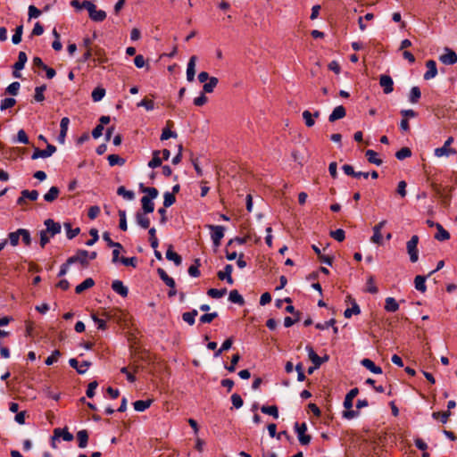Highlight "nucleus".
<instances>
[{
    "instance_id": "58",
    "label": "nucleus",
    "mask_w": 457,
    "mask_h": 457,
    "mask_svg": "<svg viewBox=\"0 0 457 457\" xmlns=\"http://www.w3.org/2000/svg\"><path fill=\"white\" fill-rule=\"evenodd\" d=\"M21 237V235L19 234V229H17L14 232H11L8 235V238H9L10 244L12 246H16L19 244V240H20Z\"/></svg>"
},
{
    "instance_id": "19",
    "label": "nucleus",
    "mask_w": 457,
    "mask_h": 457,
    "mask_svg": "<svg viewBox=\"0 0 457 457\" xmlns=\"http://www.w3.org/2000/svg\"><path fill=\"white\" fill-rule=\"evenodd\" d=\"M359 393L358 388H353L351 389L345 395L344 400V407L345 409H352L353 408V401L357 396Z\"/></svg>"
},
{
    "instance_id": "63",
    "label": "nucleus",
    "mask_w": 457,
    "mask_h": 457,
    "mask_svg": "<svg viewBox=\"0 0 457 457\" xmlns=\"http://www.w3.org/2000/svg\"><path fill=\"white\" fill-rule=\"evenodd\" d=\"M359 415L358 411H353L352 409H345V411H343L342 417L345 420H352L356 418Z\"/></svg>"
},
{
    "instance_id": "60",
    "label": "nucleus",
    "mask_w": 457,
    "mask_h": 457,
    "mask_svg": "<svg viewBox=\"0 0 457 457\" xmlns=\"http://www.w3.org/2000/svg\"><path fill=\"white\" fill-rule=\"evenodd\" d=\"M451 416V412L449 411L444 412H433L432 417L434 419H440L443 423H446L448 421L449 417Z\"/></svg>"
},
{
    "instance_id": "32",
    "label": "nucleus",
    "mask_w": 457,
    "mask_h": 457,
    "mask_svg": "<svg viewBox=\"0 0 457 457\" xmlns=\"http://www.w3.org/2000/svg\"><path fill=\"white\" fill-rule=\"evenodd\" d=\"M218 82L219 80L216 77H211L208 82H205L203 87L204 93H212Z\"/></svg>"
},
{
    "instance_id": "37",
    "label": "nucleus",
    "mask_w": 457,
    "mask_h": 457,
    "mask_svg": "<svg viewBox=\"0 0 457 457\" xmlns=\"http://www.w3.org/2000/svg\"><path fill=\"white\" fill-rule=\"evenodd\" d=\"M261 411L262 413L270 415L274 419L278 418V410L276 405H270V406L263 405V406H262Z\"/></svg>"
},
{
    "instance_id": "24",
    "label": "nucleus",
    "mask_w": 457,
    "mask_h": 457,
    "mask_svg": "<svg viewBox=\"0 0 457 457\" xmlns=\"http://www.w3.org/2000/svg\"><path fill=\"white\" fill-rule=\"evenodd\" d=\"M89 17L94 21H103L106 18V12L103 10H97L96 6L90 10L88 12Z\"/></svg>"
},
{
    "instance_id": "38",
    "label": "nucleus",
    "mask_w": 457,
    "mask_h": 457,
    "mask_svg": "<svg viewBox=\"0 0 457 457\" xmlns=\"http://www.w3.org/2000/svg\"><path fill=\"white\" fill-rule=\"evenodd\" d=\"M77 438L79 441V448H85L87 445L88 441V435L87 430H79L77 433Z\"/></svg>"
},
{
    "instance_id": "41",
    "label": "nucleus",
    "mask_w": 457,
    "mask_h": 457,
    "mask_svg": "<svg viewBox=\"0 0 457 457\" xmlns=\"http://www.w3.org/2000/svg\"><path fill=\"white\" fill-rule=\"evenodd\" d=\"M117 194L122 196L124 199L131 201L135 197V194L133 191L127 190L124 187H120L117 189Z\"/></svg>"
},
{
    "instance_id": "22",
    "label": "nucleus",
    "mask_w": 457,
    "mask_h": 457,
    "mask_svg": "<svg viewBox=\"0 0 457 457\" xmlns=\"http://www.w3.org/2000/svg\"><path fill=\"white\" fill-rule=\"evenodd\" d=\"M361 363L363 367H365L367 370H369L370 371H371L374 374H381L382 373V369L380 367L375 365V363L370 359H367V358L363 359L361 361Z\"/></svg>"
},
{
    "instance_id": "64",
    "label": "nucleus",
    "mask_w": 457,
    "mask_h": 457,
    "mask_svg": "<svg viewBox=\"0 0 457 457\" xmlns=\"http://www.w3.org/2000/svg\"><path fill=\"white\" fill-rule=\"evenodd\" d=\"M217 316V312L205 313L200 317V321L202 323H211Z\"/></svg>"
},
{
    "instance_id": "1",
    "label": "nucleus",
    "mask_w": 457,
    "mask_h": 457,
    "mask_svg": "<svg viewBox=\"0 0 457 457\" xmlns=\"http://www.w3.org/2000/svg\"><path fill=\"white\" fill-rule=\"evenodd\" d=\"M142 191L146 194L141 198L143 212L151 213L154 210L153 200L158 196V190L155 187H145Z\"/></svg>"
},
{
    "instance_id": "15",
    "label": "nucleus",
    "mask_w": 457,
    "mask_h": 457,
    "mask_svg": "<svg viewBox=\"0 0 457 457\" xmlns=\"http://www.w3.org/2000/svg\"><path fill=\"white\" fill-rule=\"evenodd\" d=\"M195 63H196V56L193 55L190 57L188 63H187V79L188 82H192L195 79Z\"/></svg>"
},
{
    "instance_id": "5",
    "label": "nucleus",
    "mask_w": 457,
    "mask_h": 457,
    "mask_svg": "<svg viewBox=\"0 0 457 457\" xmlns=\"http://www.w3.org/2000/svg\"><path fill=\"white\" fill-rule=\"evenodd\" d=\"M44 225L46 226L45 230L46 231V233H49L50 237H54L61 233V223L54 221L53 219H46L44 221Z\"/></svg>"
},
{
    "instance_id": "23",
    "label": "nucleus",
    "mask_w": 457,
    "mask_h": 457,
    "mask_svg": "<svg viewBox=\"0 0 457 457\" xmlns=\"http://www.w3.org/2000/svg\"><path fill=\"white\" fill-rule=\"evenodd\" d=\"M147 213L145 212H137L136 214V221L138 226L142 228H148L150 226V220L146 216Z\"/></svg>"
},
{
    "instance_id": "16",
    "label": "nucleus",
    "mask_w": 457,
    "mask_h": 457,
    "mask_svg": "<svg viewBox=\"0 0 457 457\" xmlns=\"http://www.w3.org/2000/svg\"><path fill=\"white\" fill-rule=\"evenodd\" d=\"M69 124H70L69 118L63 117L61 120V123H60L61 129H60V134L58 136V141L61 144H64V142H65V138H66V136H67Z\"/></svg>"
},
{
    "instance_id": "31",
    "label": "nucleus",
    "mask_w": 457,
    "mask_h": 457,
    "mask_svg": "<svg viewBox=\"0 0 457 457\" xmlns=\"http://www.w3.org/2000/svg\"><path fill=\"white\" fill-rule=\"evenodd\" d=\"M95 285V281L91 278H86L82 283L78 285L75 288L77 294H81L84 290L92 287Z\"/></svg>"
},
{
    "instance_id": "48",
    "label": "nucleus",
    "mask_w": 457,
    "mask_h": 457,
    "mask_svg": "<svg viewBox=\"0 0 457 457\" xmlns=\"http://www.w3.org/2000/svg\"><path fill=\"white\" fill-rule=\"evenodd\" d=\"M107 159L111 166L123 165L125 163V160L120 158L118 154H110Z\"/></svg>"
},
{
    "instance_id": "56",
    "label": "nucleus",
    "mask_w": 457,
    "mask_h": 457,
    "mask_svg": "<svg viewBox=\"0 0 457 457\" xmlns=\"http://www.w3.org/2000/svg\"><path fill=\"white\" fill-rule=\"evenodd\" d=\"M16 104V100L14 98H4L1 101L0 109L6 110L8 108H12Z\"/></svg>"
},
{
    "instance_id": "62",
    "label": "nucleus",
    "mask_w": 457,
    "mask_h": 457,
    "mask_svg": "<svg viewBox=\"0 0 457 457\" xmlns=\"http://www.w3.org/2000/svg\"><path fill=\"white\" fill-rule=\"evenodd\" d=\"M231 402L236 409L241 408L244 403L242 397L237 394H233L231 395Z\"/></svg>"
},
{
    "instance_id": "61",
    "label": "nucleus",
    "mask_w": 457,
    "mask_h": 457,
    "mask_svg": "<svg viewBox=\"0 0 457 457\" xmlns=\"http://www.w3.org/2000/svg\"><path fill=\"white\" fill-rule=\"evenodd\" d=\"M119 216H120V228L123 231H126L128 228L127 220H126V212L123 210H120Z\"/></svg>"
},
{
    "instance_id": "34",
    "label": "nucleus",
    "mask_w": 457,
    "mask_h": 457,
    "mask_svg": "<svg viewBox=\"0 0 457 457\" xmlns=\"http://www.w3.org/2000/svg\"><path fill=\"white\" fill-rule=\"evenodd\" d=\"M414 285L418 291L424 293L427 290L426 278L420 275L416 276L414 278Z\"/></svg>"
},
{
    "instance_id": "8",
    "label": "nucleus",
    "mask_w": 457,
    "mask_h": 457,
    "mask_svg": "<svg viewBox=\"0 0 457 457\" xmlns=\"http://www.w3.org/2000/svg\"><path fill=\"white\" fill-rule=\"evenodd\" d=\"M56 151V147L53 145H47L46 149L40 150L38 148H36L34 153L32 154L31 158L33 160L38 159V158H47L54 154Z\"/></svg>"
},
{
    "instance_id": "27",
    "label": "nucleus",
    "mask_w": 457,
    "mask_h": 457,
    "mask_svg": "<svg viewBox=\"0 0 457 457\" xmlns=\"http://www.w3.org/2000/svg\"><path fill=\"white\" fill-rule=\"evenodd\" d=\"M166 258L169 261H171L175 263V265L179 266L182 262V259L180 255H179L176 252L173 251L172 246L170 245L168 250L166 251Z\"/></svg>"
},
{
    "instance_id": "9",
    "label": "nucleus",
    "mask_w": 457,
    "mask_h": 457,
    "mask_svg": "<svg viewBox=\"0 0 457 457\" xmlns=\"http://www.w3.org/2000/svg\"><path fill=\"white\" fill-rule=\"evenodd\" d=\"M38 192L37 190H22L21 193V196L17 199L18 205H24L26 204V199H29L30 201H36L38 198Z\"/></svg>"
},
{
    "instance_id": "33",
    "label": "nucleus",
    "mask_w": 457,
    "mask_h": 457,
    "mask_svg": "<svg viewBox=\"0 0 457 457\" xmlns=\"http://www.w3.org/2000/svg\"><path fill=\"white\" fill-rule=\"evenodd\" d=\"M63 227H64V229L66 231V236H67V238L68 239H72L74 238L75 237H77L79 232H80V228H71V223H68V222H65L63 224Z\"/></svg>"
},
{
    "instance_id": "20",
    "label": "nucleus",
    "mask_w": 457,
    "mask_h": 457,
    "mask_svg": "<svg viewBox=\"0 0 457 457\" xmlns=\"http://www.w3.org/2000/svg\"><path fill=\"white\" fill-rule=\"evenodd\" d=\"M54 433L55 435V438H59V440L62 439L67 442L73 440V435L65 428H55Z\"/></svg>"
},
{
    "instance_id": "17",
    "label": "nucleus",
    "mask_w": 457,
    "mask_h": 457,
    "mask_svg": "<svg viewBox=\"0 0 457 457\" xmlns=\"http://www.w3.org/2000/svg\"><path fill=\"white\" fill-rule=\"evenodd\" d=\"M112 290L122 297H127L129 294L128 287L123 284L121 280H114L112 283Z\"/></svg>"
},
{
    "instance_id": "43",
    "label": "nucleus",
    "mask_w": 457,
    "mask_h": 457,
    "mask_svg": "<svg viewBox=\"0 0 457 457\" xmlns=\"http://www.w3.org/2000/svg\"><path fill=\"white\" fill-rule=\"evenodd\" d=\"M92 99L94 102L101 101L105 96V89L103 87H96L92 92Z\"/></svg>"
},
{
    "instance_id": "40",
    "label": "nucleus",
    "mask_w": 457,
    "mask_h": 457,
    "mask_svg": "<svg viewBox=\"0 0 457 457\" xmlns=\"http://www.w3.org/2000/svg\"><path fill=\"white\" fill-rule=\"evenodd\" d=\"M160 151H154L153 153V158L148 162V166L152 169L157 168L162 165V159L160 158Z\"/></svg>"
},
{
    "instance_id": "35",
    "label": "nucleus",
    "mask_w": 457,
    "mask_h": 457,
    "mask_svg": "<svg viewBox=\"0 0 457 457\" xmlns=\"http://www.w3.org/2000/svg\"><path fill=\"white\" fill-rule=\"evenodd\" d=\"M437 233L436 234V239L439 241H445L450 238V234L446 231L443 226L439 223L436 224Z\"/></svg>"
},
{
    "instance_id": "25",
    "label": "nucleus",
    "mask_w": 457,
    "mask_h": 457,
    "mask_svg": "<svg viewBox=\"0 0 457 457\" xmlns=\"http://www.w3.org/2000/svg\"><path fill=\"white\" fill-rule=\"evenodd\" d=\"M60 194L57 187H51L50 189L44 195V200L48 203L55 201Z\"/></svg>"
},
{
    "instance_id": "49",
    "label": "nucleus",
    "mask_w": 457,
    "mask_h": 457,
    "mask_svg": "<svg viewBox=\"0 0 457 457\" xmlns=\"http://www.w3.org/2000/svg\"><path fill=\"white\" fill-rule=\"evenodd\" d=\"M360 312H361V309H360L359 305L356 303H354L351 308H347L345 311L344 315H345V318L349 319L353 314L357 315Z\"/></svg>"
},
{
    "instance_id": "30",
    "label": "nucleus",
    "mask_w": 457,
    "mask_h": 457,
    "mask_svg": "<svg viewBox=\"0 0 457 457\" xmlns=\"http://www.w3.org/2000/svg\"><path fill=\"white\" fill-rule=\"evenodd\" d=\"M421 96V92L419 87H412L409 93V102L415 104L419 102Z\"/></svg>"
},
{
    "instance_id": "26",
    "label": "nucleus",
    "mask_w": 457,
    "mask_h": 457,
    "mask_svg": "<svg viewBox=\"0 0 457 457\" xmlns=\"http://www.w3.org/2000/svg\"><path fill=\"white\" fill-rule=\"evenodd\" d=\"M385 310L388 312H395L399 309V303L394 297H386L385 300Z\"/></svg>"
},
{
    "instance_id": "12",
    "label": "nucleus",
    "mask_w": 457,
    "mask_h": 457,
    "mask_svg": "<svg viewBox=\"0 0 457 457\" xmlns=\"http://www.w3.org/2000/svg\"><path fill=\"white\" fill-rule=\"evenodd\" d=\"M427 71L424 73V79L429 80L434 79L437 75L436 63L434 60H428L426 62Z\"/></svg>"
},
{
    "instance_id": "29",
    "label": "nucleus",
    "mask_w": 457,
    "mask_h": 457,
    "mask_svg": "<svg viewBox=\"0 0 457 457\" xmlns=\"http://www.w3.org/2000/svg\"><path fill=\"white\" fill-rule=\"evenodd\" d=\"M158 275L160 276L161 279L170 287L174 288L175 287V281L172 278L169 277L168 274L165 272L164 270L159 268L157 270Z\"/></svg>"
},
{
    "instance_id": "57",
    "label": "nucleus",
    "mask_w": 457,
    "mask_h": 457,
    "mask_svg": "<svg viewBox=\"0 0 457 457\" xmlns=\"http://www.w3.org/2000/svg\"><path fill=\"white\" fill-rule=\"evenodd\" d=\"M137 105V107H145L146 111H153L154 109V101L146 98H144Z\"/></svg>"
},
{
    "instance_id": "42",
    "label": "nucleus",
    "mask_w": 457,
    "mask_h": 457,
    "mask_svg": "<svg viewBox=\"0 0 457 457\" xmlns=\"http://www.w3.org/2000/svg\"><path fill=\"white\" fill-rule=\"evenodd\" d=\"M201 263H200V260L199 259H195L194 261V264H192L189 268H188V274L191 276V277H194V278H197L200 276V270H199V267H200Z\"/></svg>"
},
{
    "instance_id": "53",
    "label": "nucleus",
    "mask_w": 457,
    "mask_h": 457,
    "mask_svg": "<svg viewBox=\"0 0 457 457\" xmlns=\"http://www.w3.org/2000/svg\"><path fill=\"white\" fill-rule=\"evenodd\" d=\"M227 293V289L211 288L208 290L207 295L212 298H220Z\"/></svg>"
},
{
    "instance_id": "4",
    "label": "nucleus",
    "mask_w": 457,
    "mask_h": 457,
    "mask_svg": "<svg viewBox=\"0 0 457 457\" xmlns=\"http://www.w3.org/2000/svg\"><path fill=\"white\" fill-rule=\"evenodd\" d=\"M295 430L297 434L298 440L302 445H307L311 442V436L309 435H306L307 431V425L306 423H295Z\"/></svg>"
},
{
    "instance_id": "47",
    "label": "nucleus",
    "mask_w": 457,
    "mask_h": 457,
    "mask_svg": "<svg viewBox=\"0 0 457 457\" xmlns=\"http://www.w3.org/2000/svg\"><path fill=\"white\" fill-rule=\"evenodd\" d=\"M149 233V240L153 249H157L159 245L158 239L156 237V229L154 228H151L148 231Z\"/></svg>"
},
{
    "instance_id": "55",
    "label": "nucleus",
    "mask_w": 457,
    "mask_h": 457,
    "mask_svg": "<svg viewBox=\"0 0 457 457\" xmlns=\"http://www.w3.org/2000/svg\"><path fill=\"white\" fill-rule=\"evenodd\" d=\"M39 237H40V246L42 248H44L46 244L49 243L50 239L53 237H50L49 233H46V231L45 229H42L40 232H39Z\"/></svg>"
},
{
    "instance_id": "59",
    "label": "nucleus",
    "mask_w": 457,
    "mask_h": 457,
    "mask_svg": "<svg viewBox=\"0 0 457 457\" xmlns=\"http://www.w3.org/2000/svg\"><path fill=\"white\" fill-rule=\"evenodd\" d=\"M330 236L338 242H342L345 237V231L342 228L331 231Z\"/></svg>"
},
{
    "instance_id": "44",
    "label": "nucleus",
    "mask_w": 457,
    "mask_h": 457,
    "mask_svg": "<svg viewBox=\"0 0 457 457\" xmlns=\"http://www.w3.org/2000/svg\"><path fill=\"white\" fill-rule=\"evenodd\" d=\"M303 119L308 128H311L315 124V120L312 116V113L308 110L303 112Z\"/></svg>"
},
{
    "instance_id": "54",
    "label": "nucleus",
    "mask_w": 457,
    "mask_h": 457,
    "mask_svg": "<svg viewBox=\"0 0 457 457\" xmlns=\"http://www.w3.org/2000/svg\"><path fill=\"white\" fill-rule=\"evenodd\" d=\"M411 155V151L408 147H403L399 151L396 152L395 157L398 160H403L405 158H408Z\"/></svg>"
},
{
    "instance_id": "51",
    "label": "nucleus",
    "mask_w": 457,
    "mask_h": 457,
    "mask_svg": "<svg viewBox=\"0 0 457 457\" xmlns=\"http://www.w3.org/2000/svg\"><path fill=\"white\" fill-rule=\"evenodd\" d=\"M23 27L22 25L18 26L15 29V32L12 37V41L14 45H18L21 41V36H22Z\"/></svg>"
},
{
    "instance_id": "39",
    "label": "nucleus",
    "mask_w": 457,
    "mask_h": 457,
    "mask_svg": "<svg viewBox=\"0 0 457 457\" xmlns=\"http://www.w3.org/2000/svg\"><path fill=\"white\" fill-rule=\"evenodd\" d=\"M228 299L230 302L239 305H243L245 303L243 296L238 293L237 290H231L229 292Z\"/></svg>"
},
{
    "instance_id": "52",
    "label": "nucleus",
    "mask_w": 457,
    "mask_h": 457,
    "mask_svg": "<svg viewBox=\"0 0 457 457\" xmlns=\"http://www.w3.org/2000/svg\"><path fill=\"white\" fill-rule=\"evenodd\" d=\"M46 89V87L45 85L37 87L35 88V96L34 98L37 102H42L45 99L44 92Z\"/></svg>"
},
{
    "instance_id": "11",
    "label": "nucleus",
    "mask_w": 457,
    "mask_h": 457,
    "mask_svg": "<svg viewBox=\"0 0 457 457\" xmlns=\"http://www.w3.org/2000/svg\"><path fill=\"white\" fill-rule=\"evenodd\" d=\"M87 259H88V252L86 250H79L75 255L68 258V262L71 263V264H73L75 262H79L82 265H87Z\"/></svg>"
},
{
    "instance_id": "13",
    "label": "nucleus",
    "mask_w": 457,
    "mask_h": 457,
    "mask_svg": "<svg viewBox=\"0 0 457 457\" xmlns=\"http://www.w3.org/2000/svg\"><path fill=\"white\" fill-rule=\"evenodd\" d=\"M232 271H233L232 265L231 264H227L224 267L223 270H220L217 273V276H218V278L220 280H226L229 285H232L234 283V280H233L232 276H231Z\"/></svg>"
},
{
    "instance_id": "45",
    "label": "nucleus",
    "mask_w": 457,
    "mask_h": 457,
    "mask_svg": "<svg viewBox=\"0 0 457 457\" xmlns=\"http://www.w3.org/2000/svg\"><path fill=\"white\" fill-rule=\"evenodd\" d=\"M197 315V311L194 310L192 312H184L182 315V319L185 322L189 325H193L195 323V316Z\"/></svg>"
},
{
    "instance_id": "10",
    "label": "nucleus",
    "mask_w": 457,
    "mask_h": 457,
    "mask_svg": "<svg viewBox=\"0 0 457 457\" xmlns=\"http://www.w3.org/2000/svg\"><path fill=\"white\" fill-rule=\"evenodd\" d=\"M379 85L386 95L392 93L394 90V81L389 75H381L379 77Z\"/></svg>"
},
{
    "instance_id": "50",
    "label": "nucleus",
    "mask_w": 457,
    "mask_h": 457,
    "mask_svg": "<svg viewBox=\"0 0 457 457\" xmlns=\"http://www.w3.org/2000/svg\"><path fill=\"white\" fill-rule=\"evenodd\" d=\"M19 234L21 235V240L22 242L27 245H30L31 244V237L30 233L28 229L25 228H19Z\"/></svg>"
},
{
    "instance_id": "46",
    "label": "nucleus",
    "mask_w": 457,
    "mask_h": 457,
    "mask_svg": "<svg viewBox=\"0 0 457 457\" xmlns=\"http://www.w3.org/2000/svg\"><path fill=\"white\" fill-rule=\"evenodd\" d=\"M176 201L173 193L165 192L163 195V205L165 208L171 206Z\"/></svg>"
},
{
    "instance_id": "2",
    "label": "nucleus",
    "mask_w": 457,
    "mask_h": 457,
    "mask_svg": "<svg viewBox=\"0 0 457 457\" xmlns=\"http://www.w3.org/2000/svg\"><path fill=\"white\" fill-rule=\"evenodd\" d=\"M419 237L414 235L411 237V239L406 243V250L409 255L410 261L412 263H415L419 260Z\"/></svg>"
},
{
    "instance_id": "28",
    "label": "nucleus",
    "mask_w": 457,
    "mask_h": 457,
    "mask_svg": "<svg viewBox=\"0 0 457 457\" xmlns=\"http://www.w3.org/2000/svg\"><path fill=\"white\" fill-rule=\"evenodd\" d=\"M365 156L369 162L376 164L377 166H380L383 162L382 160L378 157V154L374 150H367Z\"/></svg>"
},
{
    "instance_id": "36",
    "label": "nucleus",
    "mask_w": 457,
    "mask_h": 457,
    "mask_svg": "<svg viewBox=\"0 0 457 457\" xmlns=\"http://www.w3.org/2000/svg\"><path fill=\"white\" fill-rule=\"evenodd\" d=\"M152 402H153L152 400H145V401L138 400L133 403V406H134L135 411H144L150 407V405L152 404Z\"/></svg>"
},
{
    "instance_id": "18",
    "label": "nucleus",
    "mask_w": 457,
    "mask_h": 457,
    "mask_svg": "<svg viewBox=\"0 0 457 457\" xmlns=\"http://www.w3.org/2000/svg\"><path fill=\"white\" fill-rule=\"evenodd\" d=\"M345 114H346V112H345V109L344 106H342V105L337 106L333 110V112L330 113V115L328 117V120L330 122H334L337 120L343 119L345 116Z\"/></svg>"
},
{
    "instance_id": "21",
    "label": "nucleus",
    "mask_w": 457,
    "mask_h": 457,
    "mask_svg": "<svg viewBox=\"0 0 457 457\" xmlns=\"http://www.w3.org/2000/svg\"><path fill=\"white\" fill-rule=\"evenodd\" d=\"M453 142V137H449L444 143V145L442 147L436 148L434 151L435 156L440 158L443 157L444 154H446L447 149L450 147V145Z\"/></svg>"
},
{
    "instance_id": "14",
    "label": "nucleus",
    "mask_w": 457,
    "mask_h": 457,
    "mask_svg": "<svg viewBox=\"0 0 457 457\" xmlns=\"http://www.w3.org/2000/svg\"><path fill=\"white\" fill-rule=\"evenodd\" d=\"M306 351L308 353V357L312 361V362L316 366V368H319L323 361H326L328 360V356H325L323 359L320 358L312 349V346L307 345Z\"/></svg>"
},
{
    "instance_id": "3",
    "label": "nucleus",
    "mask_w": 457,
    "mask_h": 457,
    "mask_svg": "<svg viewBox=\"0 0 457 457\" xmlns=\"http://www.w3.org/2000/svg\"><path fill=\"white\" fill-rule=\"evenodd\" d=\"M207 228L211 230V238L213 245L218 247L224 237V227L218 225H208Z\"/></svg>"
},
{
    "instance_id": "7",
    "label": "nucleus",
    "mask_w": 457,
    "mask_h": 457,
    "mask_svg": "<svg viewBox=\"0 0 457 457\" xmlns=\"http://www.w3.org/2000/svg\"><path fill=\"white\" fill-rule=\"evenodd\" d=\"M439 61L445 65H453L457 62V54L446 47L445 53L439 56Z\"/></svg>"
},
{
    "instance_id": "6",
    "label": "nucleus",
    "mask_w": 457,
    "mask_h": 457,
    "mask_svg": "<svg viewBox=\"0 0 457 457\" xmlns=\"http://www.w3.org/2000/svg\"><path fill=\"white\" fill-rule=\"evenodd\" d=\"M386 220H383L373 227V235L370 237V241L376 245H382V234L381 229L386 226Z\"/></svg>"
}]
</instances>
